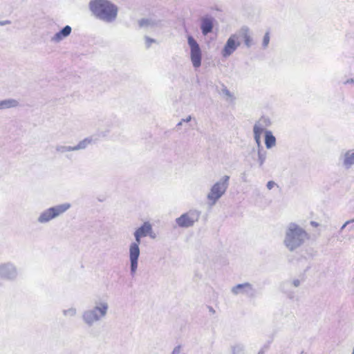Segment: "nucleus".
Returning a JSON list of instances; mask_svg holds the SVG:
<instances>
[{
  "instance_id": "1",
  "label": "nucleus",
  "mask_w": 354,
  "mask_h": 354,
  "mask_svg": "<svg viewBox=\"0 0 354 354\" xmlns=\"http://www.w3.org/2000/svg\"><path fill=\"white\" fill-rule=\"evenodd\" d=\"M93 304V306L84 310L82 314V322L88 327H92L101 322L106 316L109 308L106 299H97Z\"/></svg>"
},
{
  "instance_id": "2",
  "label": "nucleus",
  "mask_w": 354,
  "mask_h": 354,
  "mask_svg": "<svg viewBox=\"0 0 354 354\" xmlns=\"http://www.w3.org/2000/svg\"><path fill=\"white\" fill-rule=\"evenodd\" d=\"M151 233L152 228L149 222H145L135 232L137 243H132L130 247L131 270L133 274L136 272L138 268V259L140 255L138 245L140 244V239L147 235L153 236Z\"/></svg>"
},
{
  "instance_id": "3",
  "label": "nucleus",
  "mask_w": 354,
  "mask_h": 354,
  "mask_svg": "<svg viewBox=\"0 0 354 354\" xmlns=\"http://www.w3.org/2000/svg\"><path fill=\"white\" fill-rule=\"evenodd\" d=\"M71 207L69 203H64L50 207L41 212L37 218L39 224H46L51 221L61 216Z\"/></svg>"
},
{
  "instance_id": "4",
  "label": "nucleus",
  "mask_w": 354,
  "mask_h": 354,
  "mask_svg": "<svg viewBox=\"0 0 354 354\" xmlns=\"http://www.w3.org/2000/svg\"><path fill=\"white\" fill-rule=\"evenodd\" d=\"M88 7L92 15L97 19L111 21V3L109 0H91Z\"/></svg>"
},
{
  "instance_id": "5",
  "label": "nucleus",
  "mask_w": 354,
  "mask_h": 354,
  "mask_svg": "<svg viewBox=\"0 0 354 354\" xmlns=\"http://www.w3.org/2000/svg\"><path fill=\"white\" fill-rule=\"evenodd\" d=\"M308 238L307 233L296 225H292L289 227L285 240L286 245L292 250L300 246Z\"/></svg>"
},
{
  "instance_id": "6",
  "label": "nucleus",
  "mask_w": 354,
  "mask_h": 354,
  "mask_svg": "<svg viewBox=\"0 0 354 354\" xmlns=\"http://www.w3.org/2000/svg\"><path fill=\"white\" fill-rule=\"evenodd\" d=\"M93 142L94 140L92 137H87L80 141L77 145L75 146H69L61 144L57 145L55 146V151L57 153L65 154L70 151L85 149Z\"/></svg>"
},
{
  "instance_id": "7",
  "label": "nucleus",
  "mask_w": 354,
  "mask_h": 354,
  "mask_svg": "<svg viewBox=\"0 0 354 354\" xmlns=\"http://www.w3.org/2000/svg\"><path fill=\"white\" fill-rule=\"evenodd\" d=\"M191 49V60L195 68H198L201 64V50L196 41L192 37H187Z\"/></svg>"
},
{
  "instance_id": "8",
  "label": "nucleus",
  "mask_w": 354,
  "mask_h": 354,
  "mask_svg": "<svg viewBox=\"0 0 354 354\" xmlns=\"http://www.w3.org/2000/svg\"><path fill=\"white\" fill-rule=\"evenodd\" d=\"M17 276V269L16 266L7 262L0 264V277L6 279H14Z\"/></svg>"
},
{
  "instance_id": "9",
  "label": "nucleus",
  "mask_w": 354,
  "mask_h": 354,
  "mask_svg": "<svg viewBox=\"0 0 354 354\" xmlns=\"http://www.w3.org/2000/svg\"><path fill=\"white\" fill-rule=\"evenodd\" d=\"M226 189L225 183H216L212 187L208 194V198L212 201V204H214L216 201L223 194Z\"/></svg>"
},
{
  "instance_id": "10",
  "label": "nucleus",
  "mask_w": 354,
  "mask_h": 354,
  "mask_svg": "<svg viewBox=\"0 0 354 354\" xmlns=\"http://www.w3.org/2000/svg\"><path fill=\"white\" fill-rule=\"evenodd\" d=\"M239 37L237 35H232L227 41L223 50L222 55L223 57H227L230 56L239 46L238 41Z\"/></svg>"
},
{
  "instance_id": "11",
  "label": "nucleus",
  "mask_w": 354,
  "mask_h": 354,
  "mask_svg": "<svg viewBox=\"0 0 354 354\" xmlns=\"http://www.w3.org/2000/svg\"><path fill=\"white\" fill-rule=\"evenodd\" d=\"M72 32V28L70 26H64L61 30L55 33L51 38V41L54 43H59L63 39L68 37Z\"/></svg>"
},
{
  "instance_id": "12",
  "label": "nucleus",
  "mask_w": 354,
  "mask_h": 354,
  "mask_svg": "<svg viewBox=\"0 0 354 354\" xmlns=\"http://www.w3.org/2000/svg\"><path fill=\"white\" fill-rule=\"evenodd\" d=\"M195 222V219L189 213L181 215L176 219V223L180 227H187L192 226Z\"/></svg>"
},
{
  "instance_id": "13",
  "label": "nucleus",
  "mask_w": 354,
  "mask_h": 354,
  "mask_svg": "<svg viewBox=\"0 0 354 354\" xmlns=\"http://www.w3.org/2000/svg\"><path fill=\"white\" fill-rule=\"evenodd\" d=\"M213 27L214 20L212 18L206 17L201 19V28L204 35H207L208 33L211 32L213 30Z\"/></svg>"
},
{
  "instance_id": "14",
  "label": "nucleus",
  "mask_w": 354,
  "mask_h": 354,
  "mask_svg": "<svg viewBox=\"0 0 354 354\" xmlns=\"http://www.w3.org/2000/svg\"><path fill=\"white\" fill-rule=\"evenodd\" d=\"M19 104V102L15 99H5L0 101V110L15 108Z\"/></svg>"
},
{
  "instance_id": "15",
  "label": "nucleus",
  "mask_w": 354,
  "mask_h": 354,
  "mask_svg": "<svg viewBox=\"0 0 354 354\" xmlns=\"http://www.w3.org/2000/svg\"><path fill=\"white\" fill-rule=\"evenodd\" d=\"M239 38L241 37L244 40V43L247 46H250L252 45V39L249 34V32L247 29L241 30L239 35H237Z\"/></svg>"
},
{
  "instance_id": "16",
  "label": "nucleus",
  "mask_w": 354,
  "mask_h": 354,
  "mask_svg": "<svg viewBox=\"0 0 354 354\" xmlns=\"http://www.w3.org/2000/svg\"><path fill=\"white\" fill-rule=\"evenodd\" d=\"M276 140L271 132L267 131L265 136V143L267 148H271L275 145Z\"/></svg>"
},
{
  "instance_id": "17",
  "label": "nucleus",
  "mask_w": 354,
  "mask_h": 354,
  "mask_svg": "<svg viewBox=\"0 0 354 354\" xmlns=\"http://www.w3.org/2000/svg\"><path fill=\"white\" fill-rule=\"evenodd\" d=\"M63 315L66 318L75 317L77 314V309L74 306H71L62 310Z\"/></svg>"
},
{
  "instance_id": "18",
  "label": "nucleus",
  "mask_w": 354,
  "mask_h": 354,
  "mask_svg": "<svg viewBox=\"0 0 354 354\" xmlns=\"http://www.w3.org/2000/svg\"><path fill=\"white\" fill-rule=\"evenodd\" d=\"M263 132V129L257 125L254 127V134L256 142L259 144L261 140V135Z\"/></svg>"
},
{
  "instance_id": "19",
  "label": "nucleus",
  "mask_w": 354,
  "mask_h": 354,
  "mask_svg": "<svg viewBox=\"0 0 354 354\" xmlns=\"http://www.w3.org/2000/svg\"><path fill=\"white\" fill-rule=\"evenodd\" d=\"M344 162L346 165L354 164V152L351 153H348L346 154Z\"/></svg>"
},
{
  "instance_id": "20",
  "label": "nucleus",
  "mask_w": 354,
  "mask_h": 354,
  "mask_svg": "<svg viewBox=\"0 0 354 354\" xmlns=\"http://www.w3.org/2000/svg\"><path fill=\"white\" fill-rule=\"evenodd\" d=\"M269 41H270V37H269V34L268 33H266L263 37V44L265 46H267L269 43Z\"/></svg>"
},
{
  "instance_id": "21",
  "label": "nucleus",
  "mask_w": 354,
  "mask_h": 354,
  "mask_svg": "<svg viewBox=\"0 0 354 354\" xmlns=\"http://www.w3.org/2000/svg\"><path fill=\"white\" fill-rule=\"evenodd\" d=\"M111 12H112V19H113L116 16V14H117V8L115 7H114L113 5H112Z\"/></svg>"
},
{
  "instance_id": "22",
  "label": "nucleus",
  "mask_w": 354,
  "mask_h": 354,
  "mask_svg": "<svg viewBox=\"0 0 354 354\" xmlns=\"http://www.w3.org/2000/svg\"><path fill=\"white\" fill-rule=\"evenodd\" d=\"M274 185H275V183L273 181H269L267 184V187L269 189H271L272 188H273Z\"/></svg>"
},
{
  "instance_id": "23",
  "label": "nucleus",
  "mask_w": 354,
  "mask_h": 354,
  "mask_svg": "<svg viewBox=\"0 0 354 354\" xmlns=\"http://www.w3.org/2000/svg\"><path fill=\"white\" fill-rule=\"evenodd\" d=\"M10 24L9 21H1L0 22V25L3 26V25H5V24Z\"/></svg>"
},
{
  "instance_id": "24",
  "label": "nucleus",
  "mask_w": 354,
  "mask_h": 354,
  "mask_svg": "<svg viewBox=\"0 0 354 354\" xmlns=\"http://www.w3.org/2000/svg\"><path fill=\"white\" fill-rule=\"evenodd\" d=\"M243 287V285H239L235 288V290H238L239 288H241ZM236 292H237V290H235Z\"/></svg>"
},
{
  "instance_id": "25",
  "label": "nucleus",
  "mask_w": 354,
  "mask_h": 354,
  "mask_svg": "<svg viewBox=\"0 0 354 354\" xmlns=\"http://www.w3.org/2000/svg\"><path fill=\"white\" fill-rule=\"evenodd\" d=\"M229 177L226 176V181L228 180Z\"/></svg>"
}]
</instances>
